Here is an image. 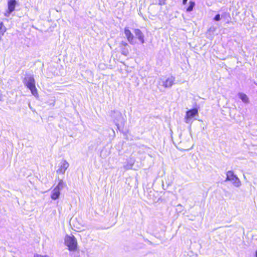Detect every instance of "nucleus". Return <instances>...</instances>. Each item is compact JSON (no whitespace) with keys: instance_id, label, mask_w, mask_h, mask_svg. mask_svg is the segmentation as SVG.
Instances as JSON below:
<instances>
[{"instance_id":"nucleus-1","label":"nucleus","mask_w":257,"mask_h":257,"mask_svg":"<svg viewBox=\"0 0 257 257\" xmlns=\"http://www.w3.org/2000/svg\"><path fill=\"white\" fill-rule=\"evenodd\" d=\"M65 242L70 251H76L77 250V242L74 235H66Z\"/></svg>"},{"instance_id":"nucleus-2","label":"nucleus","mask_w":257,"mask_h":257,"mask_svg":"<svg viewBox=\"0 0 257 257\" xmlns=\"http://www.w3.org/2000/svg\"><path fill=\"white\" fill-rule=\"evenodd\" d=\"M25 84L27 87L30 90L33 95L35 96L38 95V90L35 86V80L33 77L30 76L28 79H27Z\"/></svg>"},{"instance_id":"nucleus-3","label":"nucleus","mask_w":257,"mask_h":257,"mask_svg":"<svg viewBox=\"0 0 257 257\" xmlns=\"http://www.w3.org/2000/svg\"><path fill=\"white\" fill-rule=\"evenodd\" d=\"M226 181H231L236 187H239L240 185V181L232 171H228L226 173Z\"/></svg>"},{"instance_id":"nucleus-4","label":"nucleus","mask_w":257,"mask_h":257,"mask_svg":"<svg viewBox=\"0 0 257 257\" xmlns=\"http://www.w3.org/2000/svg\"><path fill=\"white\" fill-rule=\"evenodd\" d=\"M17 4V2L16 0H9L8 2V9L5 13V16L6 17L9 16L15 10Z\"/></svg>"},{"instance_id":"nucleus-5","label":"nucleus","mask_w":257,"mask_h":257,"mask_svg":"<svg viewBox=\"0 0 257 257\" xmlns=\"http://www.w3.org/2000/svg\"><path fill=\"white\" fill-rule=\"evenodd\" d=\"M198 107H194L187 111L185 118L187 120H191L196 115H198Z\"/></svg>"},{"instance_id":"nucleus-6","label":"nucleus","mask_w":257,"mask_h":257,"mask_svg":"<svg viewBox=\"0 0 257 257\" xmlns=\"http://www.w3.org/2000/svg\"><path fill=\"white\" fill-rule=\"evenodd\" d=\"M69 165L66 161L63 160L61 162L60 165L58 169L56 171L57 173L58 174H64L65 173L66 170L69 167Z\"/></svg>"},{"instance_id":"nucleus-7","label":"nucleus","mask_w":257,"mask_h":257,"mask_svg":"<svg viewBox=\"0 0 257 257\" xmlns=\"http://www.w3.org/2000/svg\"><path fill=\"white\" fill-rule=\"evenodd\" d=\"M124 33L127 41L132 44L135 43V37L128 28H125Z\"/></svg>"},{"instance_id":"nucleus-8","label":"nucleus","mask_w":257,"mask_h":257,"mask_svg":"<svg viewBox=\"0 0 257 257\" xmlns=\"http://www.w3.org/2000/svg\"><path fill=\"white\" fill-rule=\"evenodd\" d=\"M119 46L121 54L124 56H127L129 54V50L130 49L127 43L125 42H121L120 43Z\"/></svg>"},{"instance_id":"nucleus-9","label":"nucleus","mask_w":257,"mask_h":257,"mask_svg":"<svg viewBox=\"0 0 257 257\" xmlns=\"http://www.w3.org/2000/svg\"><path fill=\"white\" fill-rule=\"evenodd\" d=\"M134 33L136 38H137L141 44H144L145 42L144 35L142 32L139 29H136L134 30Z\"/></svg>"},{"instance_id":"nucleus-10","label":"nucleus","mask_w":257,"mask_h":257,"mask_svg":"<svg viewBox=\"0 0 257 257\" xmlns=\"http://www.w3.org/2000/svg\"><path fill=\"white\" fill-rule=\"evenodd\" d=\"M60 190H59V188H54L52 192L51 195V198L53 200H56L58 199L60 196Z\"/></svg>"},{"instance_id":"nucleus-11","label":"nucleus","mask_w":257,"mask_h":257,"mask_svg":"<svg viewBox=\"0 0 257 257\" xmlns=\"http://www.w3.org/2000/svg\"><path fill=\"white\" fill-rule=\"evenodd\" d=\"M239 97L243 102L245 103H248V98L246 94L242 93H239Z\"/></svg>"},{"instance_id":"nucleus-12","label":"nucleus","mask_w":257,"mask_h":257,"mask_svg":"<svg viewBox=\"0 0 257 257\" xmlns=\"http://www.w3.org/2000/svg\"><path fill=\"white\" fill-rule=\"evenodd\" d=\"M173 84V81L172 78H168L163 82V85L166 87H170Z\"/></svg>"},{"instance_id":"nucleus-13","label":"nucleus","mask_w":257,"mask_h":257,"mask_svg":"<svg viewBox=\"0 0 257 257\" xmlns=\"http://www.w3.org/2000/svg\"><path fill=\"white\" fill-rule=\"evenodd\" d=\"M222 17L227 20L226 23L229 24L230 23L231 17L229 13H224L222 15Z\"/></svg>"},{"instance_id":"nucleus-14","label":"nucleus","mask_w":257,"mask_h":257,"mask_svg":"<svg viewBox=\"0 0 257 257\" xmlns=\"http://www.w3.org/2000/svg\"><path fill=\"white\" fill-rule=\"evenodd\" d=\"M6 31V27L5 26L4 23L0 20V33L5 34Z\"/></svg>"},{"instance_id":"nucleus-15","label":"nucleus","mask_w":257,"mask_h":257,"mask_svg":"<svg viewBox=\"0 0 257 257\" xmlns=\"http://www.w3.org/2000/svg\"><path fill=\"white\" fill-rule=\"evenodd\" d=\"M195 6V3L192 1L189 2V6L186 9L187 12H191L193 10L194 7Z\"/></svg>"},{"instance_id":"nucleus-16","label":"nucleus","mask_w":257,"mask_h":257,"mask_svg":"<svg viewBox=\"0 0 257 257\" xmlns=\"http://www.w3.org/2000/svg\"><path fill=\"white\" fill-rule=\"evenodd\" d=\"M64 183L62 180H59L58 184L55 187V188H59L60 190L63 187Z\"/></svg>"},{"instance_id":"nucleus-17","label":"nucleus","mask_w":257,"mask_h":257,"mask_svg":"<svg viewBox=\"0 0 257 257\" xmlns=\"http://www.w3.org/2000/svg\"><path fill=\"white\" fill-rule=\"evenodd\" d=\"M220 20V16L219 14H217L214 18V20L215 21H219Z\"/></svg>"},{"instance_id":"nucleus-18","label":"nucleus","mask_w":257,"mask_h":257,"mask_svg":"<svg viewBox=\"0 0 257 257\" xmlns=\"http://www.w3.org/2000/svg\"><path fill=\"white\" fill-rule=\"evenodd\" d=\"M166 0H159V5L160 6H162L165 4Z\"/></svg>"},{"instance_id":"nucleus-19","label":"nucleus","mask_w":257,"mask_h":257,"mask_svg":"<svg viewBox=\"0 0 257 257\" xmlns=\"http://www.w3.org/2000/svg\"><path fill=\"white\" fill-rule=\"evenodd\" d=\"M34 257H49L47 255H43L41 254H36L34 255Z\"/></svg>"},{"instance_id":"nucleus-20","label":"nucleus","mask_w":257,"mask_h":257,"mask_svg":"<svg viewBox=\"0 0 257 257\" xmlns=\"http://www.w3.org/2000/svg\"><path fill=\"white\" fill-rule=\"evenodd\" d=\"M4 35V34L0 33V42L2 40V37Z\"/></svg>"},{"instance_id":"nucleus-21","label":"nucleus","mask_w":257,"mask_h":257,"mask_svg":"<svg viewBox=\"0 0 257 257\" xmlns=\"http://www.w3.org/2000/svg\"><path fill=\"white\" fill-rule=\"evenodd\" d=\"M188 0H183V4L185 5L187 3Z\"/></svg>"},{"instance_id":"nucleus-22","label":"nucleus","mask_w":257,"mask_h":257,"mask_svg":"<svg viewBox=\"0 0 257 257\" xmlns=\"http://www.w3.org/2000/svg\"><path fill=\"white\" fill-rule=\"evenodd\" d=\"M255 256H256V257H257V250L255 251Z\"/></svg>"}]
</instances>
